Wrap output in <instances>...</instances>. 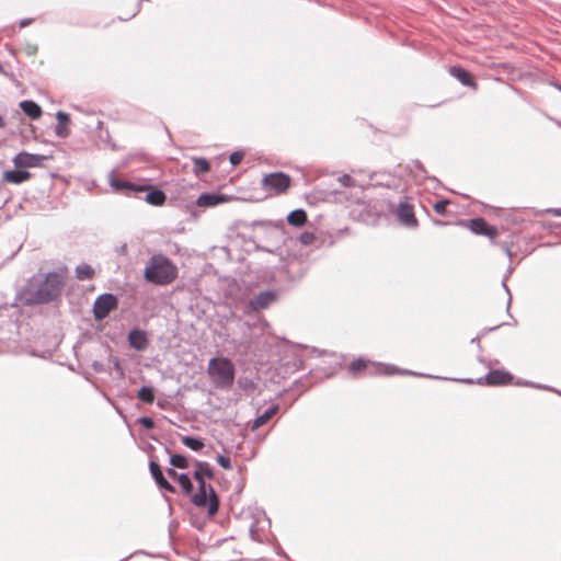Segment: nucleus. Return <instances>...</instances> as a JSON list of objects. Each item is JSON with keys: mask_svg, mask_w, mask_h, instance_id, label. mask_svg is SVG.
I'll return each mask as SVG.
<instances>
[{"mask_svg": "<svg viewBox=\"0 0 561 561\" xmlns=\"http://www.w3.org/2000/svg\"><path fill=\"white\" fill-rule=\"evenodd\" d=\"M369 363L370 362H368V360H365V359H362V358H357V359H355V360H353L351 363L350 370L353 374H356L358 371L364 370L368 366Z\"/></svg>", "mask_w": 561, "mask_h": 561, "instance_id": "c85d7f7f", "label": "nucleus"}, {"mask_svg": "<svg viewBox=\"0 0 561 561\" xmlns=\"http://www.w3.org/2000/svg\"><path fill=\"white\" fill-rule=\"evenodd\" d=\"M376 373H379V374H385V375H392L394 374L396 371H398L394 367L392 366H382L380 364H377L376 365Z\"/></svg>", "mask_w": 561, "mask_h": 561, "instance_id": "7c9ffc66", "label": "nucleus"}, {"mask_svg": "<svg viewBox=\"0 0 561 561\" xmlns=\"http://www.w3.org/2000/svg\"><path fill=\"white\" fill-rule=\"evenodd\" d=\"M413 164H414L415 168H417L420 170H423V165H422V163L420 161H414Z\"/></svg>", "mask_w": 561, "mask_h": 561, "instance_id": "79ce46f5", "label": "nucleus"}, {"mask_svg": "<svg viewBox=\"0 0 561 561\" xmlns=\"http://www.w3.org/2000/svg\"><path fill=\"white\" fill-rule=\"evenodd\" d=\"M218 465L222 467L224 469H230L231 468V460L229 457H226L224 455H218L216 458Z\"/></svg>", "mask_w": 561, "mask_h": 561, "instance_id": "2f4dec72", "label": "nucleus"}, {"mask_svg": "<svg viewBox=\"0 0 561 561\" xmlns=\"http://www.w3.org/2000/svg\"><path fill=\"white\" fill-rule=\"evenodd\" d=\"M167 473H168V476H169V477H171L172 479H176V480H179V476L181 474V473H178V472H176L174 469H172V468H169V469L167 470Z\"/></svg>", "mask_w": 561, "mask_h": 561, "instance_id": "58836bf2", "label": "nucleus"}, {"mask_svg": "<svg viewBox=\"0 0 561 561\" xmlns=\"http://www.w3.org/2000/svg\"><path fill=\"white\" fill-rule=\"evenodd\" d=\"M20 107L23 111V113L32 119H37L42 116V108L34 101L24 100L20 102Z\"/></svg>", "mask_w": 561, "mask_h": 561, "instance_id": "6ab92c4d", "label": "nucleus"}, {"mask_svg": "<svg viewBox=\"0 0 561 561\" xmlns=\"http://www.w3.org/2000/svg\"><path fill=\"white\" fill-rule=\"evenodd\" d=\"M45 159L44 156L34 154L28 152H20L13 158V162L18 168H34L38 167Z\"/></svg>", "mask_w": 561, "mask_h": 561, "instance_id": "1a4fd4ad", "label": "nucleus"}, {"mask_svg": "<svg viewBox=\"0 0 561 561\" xmlns=\"http://www.w3.org/2000/svg\"><path fill=\"white\" fill-rule=\"evenodd\" d=\"M313 234L309 232H305L300 236V241L304 244H310L313 241Z\"/></svg>", "mask_w": 561, "mask_h": 561, "instance_id": "4c0bfd02", "label": "nucleus"}, {"mask_svg": "<svg viewBox=\"0 0 561 561\" xmlns=\"http://www.w3.org/2000/svg\"><path fill=\"white\" fill-rule=\"evenodd\" d=\"M469 229L476 234H482L490 238L497 236V230L493 226H489L483 218H473L468 224Z\"/></svg>", "mask_w": 561, "mask_h": 561, "instance_id": "9d476101", "label": "nucleus"}, {"mask_svg": "<svg viewBox=\"0 0 561 561\" xmlns=\"http://www.w3.org/2000/svg\"><path fill=\"white\" fill-rule=\"evenodd\" d=\"M149 470L154 482L161 490L168 491L170 493H175V488L163 477L161 468L157 462L150 461Z\"/></svg>", "mask_w": 561, "mask_h": 561, "instance_id": "f8f14e48", "label": "nucleus"}, {"mask_svg": "<svg viewBox=\"0 0 561 561\" xmlns=\"http://www.w3.org/2000/svg\"><path fill=\"white\" fill-rule=\"evenodd\" d=\"M66 125L67 124L58 123L55 127V133L58 137L66 138L69 135V129Z\"/></svg>", "mask_w": 561, "mask_h": 561, "instance_id": "c756f323", "label": "nucleus"}, {"mask_svg": "<svg viewBox=\"0 0 561 561\" xmlns=\"http://www.w3.org/2000/svg\"><path fill=\"white\" fill-rule=\"evenodd\" d=\"M192 502L197 507H205L208 505V514L215 515L219 508L218 496L211 485L202 483L198 485V491L192 496Z\"/></svg>", "mask_w": 561, "mask_h": 561, "instance_id": "20e7f679", "label": "nucleus"}, {"mask_svg": "<svg viewBox=\"0 0 561 561\" xmlns=\"http://www.w3.org/2000/svg\"><path fill=\"white\" fill-rule=\"evenodd\" d=\"M128 343L136 351H145L149 344L147 333L138 329L131 330L128 334Z\"/></svg>", "mask_w": 561, "mask_h": 561, "instance_id": "ddd939ff", "label": "nucleus"}, {"mask_svg": "<svg viewBox=\"0 0 561 561\" xmlns=\"http://www.w3.org/2000/svg\"><path fill=\"white\" fill-rule=\"evenodd\" d=\"M207 374L217 389H230L234 381L236 368L227 357H213L208 362Z\"/></svg>", "mask_w": 561, "mask_h": 561, "instance_id": "7ed1b4c3", "label": "nucleus"}, {"mask_svg": "<svg viewBox=\"0 0 561 561\" xmlns=\"http://www.w3.org/2000/svg\"><path fill=\"white\" fill-rule=\"evenodd\" d=\"M512 375L503 370H491L484 377L488 385L500 386L505 385L512 380Z\"/></svg>", "mask_w": 561, "mask_h": 561, "instance_id": "dca6fc26", "label": "nucleus"}, {"mask_svg": "<svg viewBox=\"0 0 561 561\" xmlns=\"http://www.w3.org/2000/svg\"><path fill=\"white\" fill-rule=\"evenodd\" d=\"M196 469L194 471V479L197 481L198 485L202 483H206L205 478L213 479L214 473L210 465L205 461H196Z\"/></svg>", "mask_w": 561, "mask_h": 561, "instance_id": "2eb2a0df", "label": "nucleus"}, {"mask_svg": "<svg viewBox=\"0 0 561 561\" xmlns=\"http://www.w3.org/2000/svg\"><path fill=\"white\" fill-rule=\"evenodd\" d=\"M278 404H273L267 408L261 415L256 416L252 423V430H257L263 426L272 416L278 411Z\"/></svg>", "mask_w": 561, "mask_h": 561, "instance_id": "aec40b11", "label": "nucleus"}, {"mask_svg": "<svg viewBox=\"0 0 561 561\" xmlns=\"http://www.w3.org/2000/svg\"><path fill=\"white\" fill-rule=\"evenodd\" d=\"M149 188L146 191L145 201L153 206H161L165 202V194L161 190H151V186L148 185Z\"/></svg>", "mask_w": 561, "mask_h": 561, "instance_id": "412c9836", "label": "nucleus"}, {"mask_svg": "<svg viewBox=\"0 0 561 561\" xmlns=\"http://www.w3.org/2000/svg\"><path fill=\"white\" fill-rule=\"evenodd\" d=\"M262 185L265 190L274 191L276 194H282L287 191L290 185L289 175L283 172H275L266 174L262 179Z\"/></svg>", "mask_w": 561, "mask_h": 561, "instance_id": "423d86ee", "label": "nucleus"}, {"mask_svg": "<svg viewBox=\"0 0 561 561\" xmlns=\"http://www.w3.org/2000/svg\"><path fill=\"white\" fill-rule=\"evenodd\" d=\"M307 220V214L304 209H295L287 216V221L294 227H301Z\"/></svg>", "mask_w": 561, "mask_h": 561, "instance_id": "4be33fe9", "label": "nucleus"}, {"mask_svg": "<svg viewBox=\"0 0 561 561\" xmlns=\"http://www.w3.org/2000/svg\"><path fill=\"white\" fill-rule=\"evenodd\" d=\"M108 183L113 191L117 193H123L127 196H131L136 193L145 192L149 188L148 185H137L131 182L119 180L115 176L114 172H111L108 175Z\"/></svg>", "mask_w": 561, "mask_h": 561, "instance_id": "0eeeda50", "label": "nucleus"}, {"mask_svg": "<svg viewBox=\"0 0 561 561\" xmlns=\"http://www.w3.org/2000/svg\"><path fill=\"white\" fill-rule=\"evenodd\" d=\"M193 161V172L196 176L206 173L210 170V163L203 157H195Z\"/></svg>", "mask_w": 561, "mask_h": 561, "instance_id": "5701e85b", "label": "nucleus"}, {"mask_svg": "<svg viewBox=\"0 0 561 561\" xmlns=\"http://www.w3.org/2000/svg\"><path fill=\"white\" fill-rule=\"evenodd\" d=\"M127 250H128V247L126 243H123L118 249H117V253L121 254V255H126L127 254Z\"/></svg>", "mask_w": 561, "mask_h": 561, "instance_id": "ea45409f", "label": "nucleus"}, {"mask_svg": "<svg viewBox=\"0 0 561 561\" xmlns=\"http://www.w3.org/2000/svg\"><path fill=\"white\" fill-rule=\"evenodd\" d=\"M5 126V121L2 116H0V128H3Z\"/></svg>", "mask_w": 561, "mask_h": 561, "instance_id": "c03bdc74", "label": "nucleus"}, {"mask_svg": "<svg viewBox=\"0 0 561 561\" xmlns=\"http://www.w3.org/2000/svg\"><path fill=\"white\" fill-rule=\"evenodd\" d=\"M397 217L399 221L407 227H415L417 225L413 207L408 203L399 204L397 209Z\"/></svg>", "mask_w": 561, "mask_h": 561, "instance_id": "9b49d317", "label": "nucleus"}, {"mask_svg": "<svg viewBox=\"0 0 561 561\" xmlns=\"http://www.w3.org/2000/svg\"><path fill=\"white\" fill-rule=\"evenodd\" d=\"M277 300V293L274 290H264L255 295L248 302V307L251 311H260L268 308L272 304Z\"/></svg>", "mask_w": 561, "mask_h": 561, "instance_id": "6e6552de", "label": "nucleus"}, {"mask_svg": "<svg viewBox=\"0 0 561 561\" xmlns=\"http://www.w3.org/2000/svg\"><path fill=\"white\" fill-rule=\"evenodd\" d=\"M67 268L47 273L38 283L32 282L26 290V304H47L55 300L65 286ZM36 280V278H34Z\"/></svg>", "mask_w": 561, "mask_h": 561, "instance_id": "f257e3e1", "label": "nucleus"}, {"mask_svg": "<svg viewBox=\"0 0 561 561\" xmlns=\"http://www.w3.org/2000/svg\"><path fill=\"white\" fill-rule=\"evenodd\" d=\"M181 442L183 445H185L187 448L194 451H199L205 446L204 442L201 438L193 436H181Z\"/></svg>", "mask_w": 561, "mask_h": 561, "instance_id": "b1692460", "label": "nucleus"}, {"mask_svg": "<svg viewBox=\"0 0 561 561\" xmlns=\"http://www.w3.org/2000/svg\"><path fill=\"white\" fill-rule=\"evenodd\" d=\"M56 117L58 119V123L61 124H68L70 121L69 115L62 111L57 112Z\"/></svg>", "mask_w": 561, "mask_h": 561, "instance_id": "c9c22d12", "label": "nucleus"}, {"mask_svg": "<svg viewBox=\"0 0 561 561\" xmlns=\"http://www.w3.org/2000/svg\"><path fill=\"white\" fill-rule=\"evenodd\" d=\"M28 23H30V20H22V21H21V23H20V26H21V27H24V26H26Z\"/></svg>", "mask_w": 561, "mask_h": 561, "instance_id": "37998d69", "label": "nucleus"}, {"mask_svg": "<svg viewBox=\"0 0 561 561\" xmlns=\"http://www.w3.org/2000/svg\"><path fill=\"white\" fill-rule=\"evenodd\" d=\"M450 75L456 78L462 85L476 88V83L469 71L460 67H451Z\"/></svg>", "mask_w": 561, "mask_h": 561, "instance_id": "f3484780", "label": "nucleus"}, {"mask_svg": "<svg viewBox=\"0 0 561 561\" xmlns=\"http://www.w3.org/2000/svg\"><path fill=\"white\" fill-rule=\"evenodd\" d=\"M30 172L24 170H8L3 172L2 179L4 182L20 184L30 178Z\"/></svg>", "mask_w": 561, "mask_h": 561, "instance_id": "a211bd4d", "label": "nucleus"}, {"mask_svg": "<svg viewBox=\"0 0 561 561\" xmlns=\"http://www.w3.org/2000/svg\"><path fill=\"white\" fill-rule=\"evenodd\" d=\"M176 265L163 254L152 255L145 268L144 277L148 283L165 286L178 277Z\"/></svg>", "mask_w": 561, "mask_h": 561, "instance_id": "f03ea898", "label": "nucleus"}, {"mask_svg": "<svg viewBox=\"0 0 561 561\" xmlns=\"http://www.w3.org/2000/svg\"><path fill=\"white\" fill-rule=\"evenodd\" d=\"M448 201L444 199V201H439L437 203L434 204V210L439 214V215H444L446 213V207L448 205Z\"/></svg>", "mask_w": 561, "mask_h": 561, "instance_id": "473e14b6", "label": "nucleus"}, {"mask_svg": "<svg viewBox=\"0 0 561 561\" xmlns=\"http://www.w3.org/2000/svg\"><path fill=\"white\" fill-rule=\"evenodd\" d=\"M138 423L147 430H151L154 427V421L149 416H142L138 419Z\"/></svg>", "mask_w": 561, "mask_h": 561, "instance_id": "72a5a7b5", "label": "nucleus"}, {"mask_svg": "<svg viewBox=\"0 0 561 561\" xmlns=\"http://www.w3.org/2000/svg\"><path fill=\"white\" fill-rule=\"evenodd\" d=\"M242 159H243V152H241V151H234V152H232V153L230 154V158H229L230 163H231L232 165H238V164L242 161Z\"/></svg>", "mask_w": 561, "mask_h": 561, "instance_id": "f704fd0d", "label": "nucleus"}, {"mask_svg": "<svg viewBox=\"0 0 561 561\" xmlns=\"http://www.w3.org/2000/svg\"><path fill=\"white\" fill-rule=\"evenodd\" d=\"M118 300L113 294L100 295L93 305V314L96 320H103L117 307Z\"/></svg>", "mask_w": 561, "mask_h": 561, "instance_id": "39448f33", "label": "nucleus"}, {"mask_svg": "<svg viewBox=\"0 0 561 561\" xmlns=\"http://www.w3.org/2000/svg\"><path fill=\"white\" fill-rule=\"evenodd\" d=\"M170 465L174 468L186 469L188 468V461L183 455L174 454L170 457Z\"/></svg>", "mask_w": 561, "mask_h": 561, "instance_id": "bb28decb", "label": "nucleus"}, {"mask_svg": "<svg viewBox=\"0 0 561 561\" xmlns=\"http://www.w3.org/2000/svg\"><path fill=\"white\" fill-rule=\"evenodd\" d=\"M547 213H550L554 216H560L561 217V208H550V209H547Z\"/></svg>", "mask_w": 561, "mask_h": 561, "instance_id": "a19ab883", "label": "nucleus"}, {"mask_svg": "<svg viewBox=\"0 0 561 561\" xmlns=\"http://www.w3.org/2000/svg\"><path fill=\"white\" fill-rule=\"evenodd\" d=\"M339 182L344 186L353 185L354 180L348 174H343L339 178Z\"/></svg>", "mask_w": 561, "mask_h": 561, "instance_id": "e433bc0d", "label": "nucleus"}, {"mask_svg": "<svg viewBox=\"0 0 561 561\" xmlns=\"http://www.w3.org/2000/svg\"><path fill=\"white\" fill-rule=\"evenodd\" d=\"M94 275L93 268L89 264H80L76 268V276L80 280L91 279Z\"/></svg>", "mask_w": 561, "mask_h": 561, "instance_id": "a878e982", "label": "nucleus"}, {"mask_svg": "<svg viewBox=\"0 0 561 561\" xmlns=\"http://www.w3.org/2000/svg\"><path fill=\"white\" fill-rule=\"evenodd\" d=\"M226 201L224 195L215 193L201 194L196 201V205L203 208L214 207Z\"/></svg>", "mask_w": 561, "mask_h": 561, "instance_id": "4468645a", "label": "nucleus"}, {"mask_svg": "<svg viewBox=\"0 0 561 561\" xmlns=\"http://www.w3.org/2000/svg\"><path fill=\"white\" fill-rule=\"evenodd\" d=\"M179 483L181 485V488L183 489L184 493L185 494H191L192 491H193V483L191 481V478L188 477V474L186 473H181L179 476Z\"/></svg>", "mask_w": 561, "mask_h": 561, "instance_id": "cd10ccee", "label": "nucleus"}, {"mask_svg": "<svg viewBox=\"0 0 561 561\" xmlns=\"http://www.w3.org/2000/svg\"><path fill=\"white\" fill-rule=\"evenodd\" d=\"M137 398L147 404H151L154 401L153 388L149 386L141 387L137 392Z\"/></svg>", "mask_w": 561, "mask_h": 561, "instance_id": "393cba45", "label": "nucleus"}]
</instances>
